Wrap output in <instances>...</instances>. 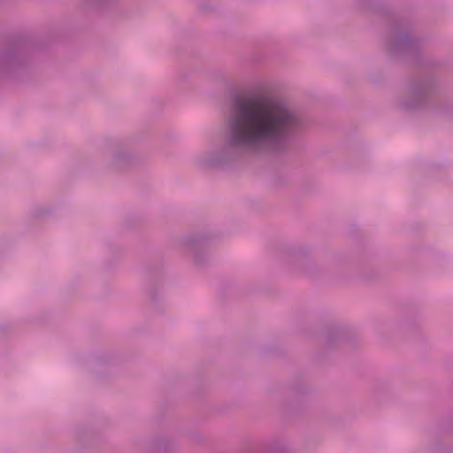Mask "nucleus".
Here are the masks:
<instances>
[{"label": "nucleus", "mask_w": 453, "mask_h": 453, "mask_svg": "<svg viewBox=\"0 0 453 453\" xmlns=\"http://www.w3.org/2000/svg\"><path fill=\"white\" fill-rule=\"evenodd\" d=\"M412 44V39L409 35H399L395 36L388 44V50L391 52L407 50Z\"/></svg>", "instance_id": "f03ea898"}, {"label": "nucleus", "mask_w": 453, "mask_h": 453, "mask_svg": "<svg viewBox=\"0 0 453 453\" xmlns=\"http://www.w3.org/2000/svg\"><path fill=\"white\" fill-rule=\"evenodd\" d=\"M296 126V118L282 104L267 99L248 100L239 104L230 121V141L234 145H250L280 138Z\"/></svg>", "instance_id": "f257e3e1"}, {"label": "nucleus", "mask_w": 453, "mask_h": 453, "mask_svg": "<svg viewBox=\"0 0 453 453\" xmlns=\"http://www.w3.org/2000/svg\"><path fill=\"white\" fill-rule=\"evenodd\" d=\"M412 97L415 100H418V103H414V104L406 103V104H404V107L406 109H415V108H418L420 105L419 101H421L423 99V95L420 94V93H414V94H412Z\"/></svg>", "instance_id": "7ed1b4c3"}]
</instances>
